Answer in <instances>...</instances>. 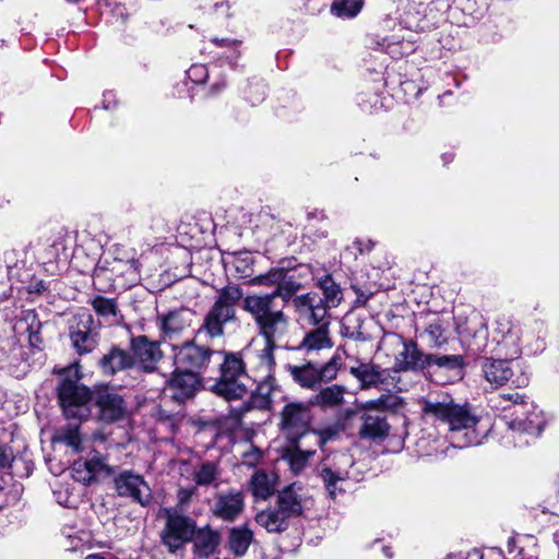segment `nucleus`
<instances>
[{
    "label": "nucleus",
    "instance_id": "f257e3e1",
    "mask_svg": "<svg viewBox=\"0 0 559 559\" xmlns=\"http://www.w3.org/2000/svg\"><path fill=\"white\" fill-rule=\"evenodd\" d=\"M283 269H272L266 274L253 277L251 285L271 286L276 284V289L271 294H251L243 298L242 308L248 312L258 329V333L265 341L264 348L259 354L261 374L273 373L275 368L274 349L277 343L289 333L290 319L275 307V299L282 296Z\"/></svg>",
    "mask_w": 559,
    "mask_h": 559
},
{
    "label": "nucleus",
    "instance_id": "f03ea898",
    "mask_svg": "<svg viewBox=\"0 0 559 559\" xmlns=\"http://www.w3.org/2000/svg\"><path fill=\"white\" fill-rule=\"evenodd\" d=\"M61 376L57 388L58 400L67 418L86 419L91 415L92 393L80 383L82 377L78 364L58 371Z\"/></svg>",
    "mask_w": 559,
    "mask_h": 559
},
{
    "label": "nucleus",
    "instance_id": "7ed1b4c3",
    "mask_svg": "<svg viewBox=\"0 0 559 559\" xmlns=\"http://www.w3.org/2000/svg\"><path fill=\"white\" fill-rule=\"evenodd\" d=\"M242 298L243 292L237 285L222 288L205 314L199 332H204L211 338L223 336L225 325L237 320L236 308Z\"/></svg>",
    "mask_w": 559,
    "mask_h": 559
},
{
    "label": "nucleus",
    "instance_id": "20e7f679",
    "mask_svg": "<svg viewBox=\"0 0 559 559\" xmlns=\"http://www.w3.org/2000/svg\"><path fill=\"white\" fill-rule=\"evenodd\" d=\"M249 377L240 355H224L219 380L213 385V392L225 400L242 399L248 392Z\"/></svg>",
    "mask_w": 559,
    "mask_h": 559
},
{
    "label": "nucleus",
    "instance_id": "39448f33",
    "mask_svg": "<svg viewBox=\"0 0 559 559\" xmlns=\"http://www.w3.org/2000/svg\"><path fill=\"white\" fill-rule=\"evenodd\" d=\"M420 403L421 411L426 416L447 424L451 431L469 430L478 421L466 405H460L453 401L433 402L423 400Z\"/></svg>",
    "mask_w": 559,
    "mask_h": 559
},
{
    "label": "nucleus",
    "instance_id": "423d86ee",
    "mask_svg": "<svg viewBox=\"0 0 559 559\" xmlns=\"http://www.w3.org/2000/svg\"><path fill=\"white\" fill-rule=\"evenodd\" d=\"M163 514L166 523L160 535L162 542L170 552H175L192 539L197 524L190 516L175 509H164Z\"/></svg>",
    "mask_w": 559,
    "mask_h": 559
},
{
    "label": "nucleus",
    "instance_id": "0eeeda50",
    "mask_svg": "<svg viewBox=\"0 0 559 559\" xmlns=\"http://www.w3.org/2000/svg\"><path fill=\"white\" fill-rule=\"evenodd\" d=\"M312 421L311 405L301 402L287 403L281 412L280 427L292 442L309 437Z\"/></svg>",
    "mask_w": 559,
    "mask_h": 559
},
{
    "label": "nucleus",
    "instance_id": "6e6552de",
    "mask_svg": "<svg viewBox=\"0 0 559 559\" xmlns=\"http://www.w3.org/2000/svg\"><path fill=\"white\" fill-rule=\"evenodd\" d=\"M174 364L178 370L198 372L204 369L211 359L213 352L204 346L197 345L193 342H187L182 345H174Z\"/></svg>",
    "mask_w": 559,
    "mask_h": 559
},
{
    "label": "nucleus",
    "instance_id": "1a4fd4ad",
    "mask_svg": "<svg viewBox=\"0 0 559 559\" xmlns=\"http://www.w3.org/2000/svg\"><path fill=\"white\" fill-rule=\"evenodd\" d=\"M292 304L299 321L304 323L319 325L323 324L324 321H330L328 316L329 309L324 305L322 297L316 293L296 296Z\"/></svg>",
    "mask_w": 559,
    "mask_h": 559
},
{
    "label": "nucleus",
    "instance_id": "9d476101",
    "mask_svg": "<svg viewBox=\"0 0 559 559\" xmlns=\"http://www.w3.org/2000/svg\"><path fill=\"white\" fill-rule=\"evenodd\" d=\"M245 495L237 489L217 492L210 508L211 513L225 522H234L245 510Z\"/></svg>",
    "mask_w": 559,
    "mask_h": 559
},
{
    "label": "nucleus",
    "instance_id": "9b49d317",
    "mask_svg": "<svg viewBox=\"0 0 559 559\" xmlns=\"http://www.w3.org/2000/svg\"><path fill=\"white\" fill-rule=\"evenodd\" d=\"M70 338L80 355L91 353L96 347L97 332L92 314L84 312L74 317Z\"/></svg>",
    "mask_w": 559,
    "mask_h": 559
},
{
    "label": "nucleus",
    "instance_id": "f8f14e48",
    "mask_svg": "<svg viewBox=\"0 0 559 559\" xmlns=\"http://www.w3.org/2000/svg\"><path fill=\"white\" fill-rule=\"evenodd\" d=\"M353 466V460L346 455H338V462L333 465H324L320 476L323 480L328 495L335 499L338 493L345 491L344 484L349 477L348 468Z\"/></svg>",
    "mask_w": 559,
    "mask_h": 559
},
{
    "label": "nucleus",
    "instance_id": "ddd939ff",
    "mask_svg": "<svg viewBox=\"0 0 559 559\" xmlns=\"http://www.w3.org/2000/svg\"><path fill=\"white\" fill-rule=\"evenodd\" d=\"M116 490L121 497H129L141 506L151 501V489L141 475L126 471L115 478Z\"/></svg>",
    "mask_w": 559,
    "mask_h": 559
},
{
    "label": "nucleus",
    "instance_id": "4468645a",
    "mask_svg": "<svg viewBox=\"0 0 559 559\" xmlns=\"http://www.w3.org/2000/svg\"><path fill=\"white\" fill-rule=\"evenodd\" d=\"M199 384L200 379L195 372L176 368L165 386V392L173 400L185 402L194 395Z\"/></svg>",
    "mask_w": 559,
    "mask_h": 559
},
{
    "label": "nucleus",
    "instance_id": "2eb2a0df",
    "mask_svg": "<svg viewBox=\"0 0 559 559\" xmlns=\"http://www.w3.org/2000/svg\"><path fill=\"white\" fill-rule=\"evenodd\" d=\"M309 503L310 499L304 492L302 487L296 483L278 491L276 498V506L288 519L301 515Z\"/></svg>",
    "mask_w": 559,
    "mask_h": 559
},
{
    "label": "nucleus",
    "instance_id": "dca6fc26",
    "mask_svg": "<svg viewBox=\"0 0 559 559\" xmlns=\"http://www.w3.org/2000/svg\"><path fill=\"white\" fill-rule=\"evenodd\" d=\"M133 362H138L144 371H153L162 359L163 353L157 341L140 335L131 341Z\"/></svg>",
    "mask_w": 559,
    "mask_h": 559
},
{
    "label": "nucleus",
    "instance_id": "f3484780",
    "mask_svg": "<svg viewBox=\"0 0 559 559\" xmlns=\"http://www.w3.org/2000/svg\"><path fill=\"white\" fill-rule=\"evenodd\" d=\"M99 419L105 423L122 420L127 415V404L123 397L115 392L104 391L96 397Z\"/></svg>",
    "mask_w": 559,
    "mask_h": 559
},
{
    "label": "nucleus",
    "instance_id": "a211bd4d",
    "mask_svg": "<svg viewBox=\"0 0 559 559\" xmlns=\"http://www.w3.org/2000/svg\"><path fill=\"white\" fill-rule=\"evenodd\" d=\"M280 477L271 469H257L251 475L248 487L254 500H267L274 495Z\"/></svg>",
    "mask_w": 559,
    "mask_h": 559
},
{
    "label": "nucleus",
    "instance_id": "6ab92c4d",
    "mask_svg": "<svg viewBox=\"0 0 559 559\" xmlns=\"http://www.w3.org/2000/svg\"><path fill=\"white\" fill-rule=\"evenodd\" d=\"M191 324V313L185 309L174 310L157 317V325L164 338L173 340Z\"/></svg>",
    "mask_w": 559,
    "mask_h": 559
},
{
    "label": "nucleus",
    "instance_id": "aec40b11",
    "mask_svg": "<svg viewBox=\"0 0 559 559\" xmlns=\"http://www.w3.org/2000/svg\"><path fill=\"white\" fill-rule=\"evenodd\" d=\"M349 373L360 382L361 389L377 388L386 383L389 371L370 362L359 361Z\"/></svg>",
    "mask_w": 559,
    "mask_h": 559
},
{
    "label": "nucleus",
    "instance_id": "412c9836",
    "mask_svg": "<svg viewBox=\"0 0 559 559\" xmlns=\"http://www.w3.org/2000/svg\"><path fill=\"white\" fill-rule=\"evenodd\" d=\"M527 416L522 418H515L509 423V427L513 432H524L530 436L537 437L542 433L547 420L544 412L536 405L531 404L527 407Z\"/></svg>",
    "mask_w": 559,
    "mask_h": 559
},
{
    "label": "nucleus",
    "instance_id": "4be33fe9",
    "mask_svg": "<svg viewBox=\"0 0 559 559\" xmlns=\"http://www.w3.org/2000/svg\"><path fill=\"white\" fill-rule=\"evenodd\" d=\"M481 369L486 381L495 389L504 385L513 376L509 360L487 358Z\"/></svg>",
    "mask_w": 559,
    "mask_h": 559
},
{
    "label": "nucleus",
    "instance_id": "5701e85b",
    "mask_svg": "<svg viewBox=\"0 0 559 559\" xmlns=\"http://www.w3.org/2000/svg\"><path fill=\"white\" fill-rule=\"evenodd\" d=\"M361 427L359 428V436L369 440H383L388 437L390 425L385 416L381 414L364 413L361 415Z\"/></svg>",
    "mask_w": 559,
    "mask_h": 559
},
{
    "label": "nucleus",
    "instance_id": "b1692460",
    "mask_svg": "<svg viewBox=\"0 0 559 559\" xmlns=\"http://www.w3.org/2000/svg\"><path fill=\"white\" fill-rule=\"evenodd\" d=\"M333 346L330 334V321L317 325L316 329L307 332L299 345V348L306 353L328 349Z\"/></svg>",
    "mask_w": 559,
    "mask_h": 559
},
{
    "label": "nucleus",
    "instance_id": "393cba45",
    "mask_svg": "<svg viewBox=\"0 0 559 559\" xmlns=\"http://www.w3.org/2000/svg\"><path fill=\"white\" fill-rule=\"evenodd\" d=\"M346 388L340 384H332L321 389L309 399V405L320 407L321 409H332L340 407L345 402Z\"/></svg>",
    "mask_w": 559,
    "mask_h": 559
},
{
    "label": "nucleus",
    "instance_id": "a878e982",
    "mask_svg": "<svg viewBox=\"0 0 559 559\" xmlns=\"http://www.w3.org/2000/svg\"><path fill=\"white\" fill-rule=\"evenodd\" d=\"M425 356L413 342H403L402 350L397 353L394 359V369L396 371H408L424 369Z\"/></svg>",
    "mask_w": 559,
    "mask_h": 559
},
{
    "label": "nucleus",
    "instance_id": "bb28decb",
    "mask_svg": "<svg viewBox=\"0 0 559 559\" xmlns=\"http://www.w3.org/2000/svg\"><path fill=\"white\" fill-rule=\"evenodd\" d=\"M191 540H193L194 552L199 557L206 558L217 549L221 543V535L217 531L206 525L199 530L195 528Z\"/></svg>",
    "mask_w": 559,
    "mask_h": 559
},
{
    "label": "nucleus",
    "instance_id": "cd10ccee",
    "mask_svg": "<svg viewBox=\"0 0 559 559\" xmlns=\"http://www.w3.org/2000/svg\"><path fill=\"white\" fill-rule=\"evenodd\" d=\"M287 370L301 388L316 390L320 385L318 367L311 362L301 366L289 365Z\"/></svg>",
    "mask_w": 559,
    "mask_h": 559
},
{
    "label": "nucleus",
    "instance_id": "c85d7f7f",
    "mask_svg": "<svg viewBox=\"0 0 559 559\" xmlns=\"http://www.w3.org/2000/svg\"><path fill=\"white\" fill-rule=\"evenodd\" d=\"M289 519L276 506L275 509H266L255 515V522L269 533H280L288 527Z\"/></svg>",
    "mask_w": 559,
    "mask_h": 559
},
{
    "label": "nucleus",
    "instance_id": "c756f323",
    "mask_svg": "<svg viewBox=\"0 0 559 559\" xmlns=\"http://www.w3.org/2000/svg\"><path fill=\"white\" fill-rule=\"evenodd\" d=\"M52 443L64 444L70 448L74 453L83 450L82 437L79 430V425L67 424L57 428L51 437Z\"/></svg>",
    "mask_w": 559,
    "mask_h": 559
},
{
    "label": "nucleus",
    "instance_id": "7c9ffc66",
    "mask_svg": "<svg viewBox=\"0 0 559 559\" xmlns=\"http://www.w3.org/2000/svg\"><path fill=\"white\" fill-rule=\"evenodd\" d=\"M132 365L133 358L127 352L119 348H112L100 359L102 370L106 374H114L130 368Z\"/></svg>",
    "mask_w": 559,
    "mask_h": 559
},
{
    "label": "nucleus",
    "instance_id": "2f4dec72",
    "mask_svg": "<svg viewBox=\"0 0 559 559\" xmlns=\"http://www.w3.org/2000/svg\"><path fill=\"white\" fill-rule=\"evenodd\" d=\"M294 443L295 444L293 448L285 451L283 459L288 462V465L294 474H299L307 467L310 457L314 455L316 448L302 449L299 441Z\"/></svg>",
    "mask_w": 559,
    "mask_h": 559
},
{
    "label": "nucleus",
    "instance_id": "473e14b6",
    "mask_svg": "<svg viewBox=\"0 0 559 559\" xmlns=\"http://www.w3.org/2000/svg\"><path fill=\"white\" fill-rule=\"evenodd\" d=\"M253 539V533L247 526L235 527L229 533L228 544L233 554L243 556Z\"/></svg>",
    "mask_w": 559,
    "mask_h": 559
},
{
    "label": "nucleus",
    "instance_id": "72a5a7b5",
    "mask_svg": "<svg viewBox=\"0 0 559 559\" xmlns=\"http://www.w3.org/2000/svg\"><path fill=\"white\" fill-rule=\"evenodd\" d=\"M496 324L495 332L500 335L499 342L516 347L520 342V329L507 319L498 320Z\"/></svg>",
    "mask_w": 559,
    "mask_h": 559
},
{
    "label": "nucleus",
    "instance_id": "f704fd0d",
    "mask_svg": "<svg viewBox=\"0 0 559 559\" xmlns=\"http://www.w3.org/2000/svg\"><path fill=\"white\" fill-rule=\"evenodd\" d=\"M320 288L323 292V302L328 309L335 308L342 300V292L340 287L330 277H325L320 282Z\"/></svg>",
    "mask_w": 559,
    "mask_h": 559
},
{
    "label": "nucleus",
    "instance_id": "c9c22d12",
    "mask_svg": "<svg viewBox=\"0 0 559 559\" xmlns=\"http://www.w3.org/2000/svg\"><path fill=\"white\" fill-rule=\"evenodd\" d=\"M218 476V468L212 462H205L194 472L193 479L199 486L212 485Z\"/></svg>",
    "mask_w": 559,
    "mask_h": 559
},
{
    "label": "nucleus",
    "instance_id": "e433bc0d",
    "mask_svg": "<svg viewBox=\"0 0 559 559\" xmlns=\"http://www.w3.org/2000/svg\"><path fill=\"white\" fill-rule=\"evenodd\" d=\"M362 0H335L332 12L340 17H353L361 10Z\"/></svg>",
    "mask_w": 559,
    "mask_h": 559
},
{
    "label": "nucleus",
    "instance_id": "4c0bfd02",
    "mask_svg": "<svg viewBox=\"0 0 559 559\" xmlns=\"http://www.w3.org/2000/svg\"><path fill=\"white\" fill-rule=\"evenodd\" d=\"M341 366L342 356L340 354V349H337L326 364H324L321 368H318L320 383L322 381L334 380L338 373Z\"/></svg>",
    "mask_w": 559,
    "mask_h": 559
},
{
    "label": "nucleus",
    "instance_id": "58836bf2",
    "mask_svg": "<svg viewBox=\"0 0 559 559\" xmlns=\"http://www.w3.org/2000/svg\"><path fill=\"white\" fill-rule=\"evenodd\" d=\"M461 357L456 355H426L424 358L425 367L436 365L449 369L457 368L461 366Z\"/></svg>",
    "mask_w": 559,
    "mask_h": 559
},
{
    "label": "nucleus",
    "instance_id": "ea45409f",
    "mask_svg": "<svg viewBox=\"0 0 559 559\" xmlns=\"http://www.w3.org/2000/svg\"><path fill=\"white\" fill-rule=\"evenodd\" d=\"M93 309L102 317H115L118 308L115 299L97 296L92 300Z\"/></svg>",
    "mask_w": 559,
    "mask_h": 559
},
{
    "label": "nucleus",
    "instance_id": "a19ab883",
    "mask_svg": "<svg viewBox=\"0 0 559 559\" xmlns=\"http://www.w3.org/2000/svg\"><path fill=\"white\" fill-rule=\"evenodd\" d=\"M426 334L433 346L440 347L447 342L445 329L440 320L429 323Z\"/></svg>",
    "mask_w": 559,
    "mask_h": 559
},
{
    "label": "nucleus",
    "instance_id": "79ce46f5",
    "mask_svg": "<svg viewBox=\"0 0 559 559\" xmlns=\"http://www.w3.org/2000/svg\"><path fill=\"white\" fill-rule=\"evenodd\" d=\"M235 271L240 278H248L253 273V259L249 254H240L234 259Z\"/></svg>",
    "mask_w": 559,
    "mask_h": 559
},
{
    "label": "nucleus",
    "instance_id": "37998d69",
    "mask_svg": "<svg viewBox=\"0 0 559 559\" xmlns=\"http://www.w3.org/2000/svg\"><path fill=\"white\" fill-rule=\"evenodd\" d=\"M338 428L336 427H328L320 430H311L308 438L312 439V445L314 448L322 447L329 440L333 439L337 432Z\"/></svg>",
    "mask_w": 559,
    "mask_h": 559
},
{
    "label": "nucleus",
    "instance_id": "c03bdc74",
    "mask_svg": "<svg viewBox=\"0 0 559 559\" xmlns=\"http://www.w3.org/2000/svg\"><path fill=\"white\" fill-rule=\"evenodd\" d=\"M73 477L75 480L83 484H91L92 481H95V478L92 475L91 468H88L86 461H78L74 463Z\"/></svg>",
    "mask_w": 559,
    "mask_h": 559
},
{
    "label": "nucleus",
    "instance_id": "a18cd8bd",
    "mask_svg": "<svg viewBox=\"0 0 559 559\" xmlns=\"http://www.w3.org/2000/svg\"><path fill=\"white\" fill-rule=\"evenodd\" d=\"M86 462L95 480L107 477L112 473L111 468L99 457L91 459Z\"/></svg>",
    "mask_w": 559,
    "mask_h": 559
},
{
    "label": "nucleus",
    "instance_id": "49530a36",
    "mask_svg": "<svg viewBox=\"0 0 559 559\" xmlns=\"http://www.w3.org/2000/svg\"><path fill=\"white\" fill-rule=\"evenodd\" d=\"M274 388L275 378L273 373L261 374V379L257 386V393L267 401Z\"/></svg>",
    "mask_w": 559,
    "mask_h": 559
},
{
    "label": "nucleus",
    "instance_id": "de8ad7c7",
    "mask_svg": "<svg viewBox=\"0 0 559 559\" xmlns=\"http://www.w3.org/2000/svg\"><path fill=\"white\" fill-rule=\"evenodd\" d=\"M388 395H381L377 400H370L361 404L360 409L365 411V413H368V411H381L388 407Z\"/></svg>",
    "mask_w": 559,
    "mask_h": 559
},
{
    "label": "nucleus",
    "instance_id": "09e8293b",
    "mask_svg": "<svg viewBox=\"0 0 559 559\" xmlns=\"http://www.w3.org/2000/svg\"><path fill=\"white\" fill-rule=\"evenodd\" d=\"M242 457L245 464L253 466L261 461L262 451L255 447H251L250 450L243 452Z\"/></svg>",
    "mask_w": 559,
    "mask_h": 559
},
{
    "label": "nucleus",
    "instance_id": "8fccbe9b",
    "mask_svg": "<svg viewBox=\"0 0 559 559\" xmlns=\"http://www.w3.org/2000/svg\"><path fill=\"white\" fill-rule=\"evenodd\" d=\"M188 74L190 79L197 82H203L206 76V69L202 64H195L189 69Z\"/></svg>",
    "mask_w": 559,
    "mask_h": 559
},
{
    "label": "nucleus",
    "instance_id": "3c124183",
    "mask_svg": "<svg viewBox=\"0 0 559 559\" xmlns=\"http://www.w3.org/2000/svg\"><path fill=\"white\" fill-rule=\"evenodd\" d=\"M13 454L10 448L0 445V468L11 466Z\"/></svg>",
    "mask_w": 559,
    "mask_h": 559
},
{
    "label": "nucleus",
    "instance_id": "603ef678",
    "mask_svg": "<svg viewBox=\"0 0 559 559\" xmlns=\"http://www.w3.org/2000/svg\"><path fill=\"white\" fill-rule=\"evenodd\" d=\"M193 495L194 489L180 488L177 492L178 506L185 507L186 504H188Z\"/></svg>",
    "mask_w": 559,
    "mask_h": 559
},
{
    "label": "nucleus",
    "instance_id": "864d4df0",
    "mask_svg": "<svg viewBox=\"0 0 559 559\" xmlns=\"http://www.w3.org/2000/svg\"><path fill=\"white\" fill-rule=\"evenodd\" d=\"M212 43H214L218 47H228L234 48L238 45V41L235 39H228V38H212Z\"/></svg>",
    "mask_w": 559,
    "mask_h": 559
},
{
    "label": "nucleus",
    "instance_id": "5fc2aeb1",
    "mask_svg": "<svg viewBox=\"0 0 559 559\" xmlns=\"http://www.w3.org/2000/svg\"><path fill=\"white\" fill-rule=\"evenodd\" d=\"M501 397L503 400L511 401L514 404H519V403L523 402V396L520 395L519 393L503 394V395H501Z\"/></svg>",
    "mask_w": 559,
    "mask_h": 559
},
{
    "label": "nucleus",
    "instance_id": "6e6d98bb",
    "mask_svg": "<svg viewBox=\"0 0 559 559\" xmlns=\"http://www.w3.org/2000/svg\"><path fill=\"white\" fill-rule=\"evenodd\" d=\"M242 413L241 411L231 412L230 419H233L236 425L239 424Z\"/></svg>",
    "mask_w": 559,
    "mask_h": 559
},
{
    "label": "nucleus",
    "instance_id": "4d7b16f0",
    "mask_svg": "<svg viewBox=\"0 0 559 559\" xmlns=\"http://www.w3.org/2000/svg\"><path fill=\"white\" fill-rule=\"evenodd\" d=\"M216 9L228 13L229 4L227 2H222L219 4H216Z\"/></svg>",
    "mask_w": 559,
    "mask_h": 559
},
{
    "label": "nucleus",
    "instance_id": "13d9d810",
    "mask_svg": "<svg viewBox=\"0 0 559 559\" xmlns=\"http://www.w3.org/2000/svg\"><path fill=\"white\" fill-rule=\"evenodd\" d=\"M473 443H476L475 438H474L473 440H472V439H468V440H466V441H465V442H463V443H457V447L463 448V447L471 445V444H473Z\"/></svg>",
    "mask_w": 559,
    "mask_h": 559
},
{
    "label": "nucleus",
    "instance_id": "bf43d9fd",
    "mask_svg": "<svg viewBox=\"0 0 559 559\" xmlns=\"http://www.w3.org/2000/svg\"><path fill=\"white\" fill-rule=\"evenodd\" d=\"M85 559H105V558L102 557L100 555L94 554V555H88Z\"/></svg>",
    "mask_w": 559,
    "mask_h": 559
},
{
    "label": "nucleus",
    "instance_id": "052dcab7",
    "mask_svg": "<svg viewBox=\"0 0 559 559\" xmlns=\"http://www.w3.org/2000/svg\"><path fill=\"white\" fill-rule=\"evenodd\" d=\"M2 490V487L0 486V491Z\"/></svg>",
    "mask_w": 559,
    "mask_h": 559
}]
</instances>
